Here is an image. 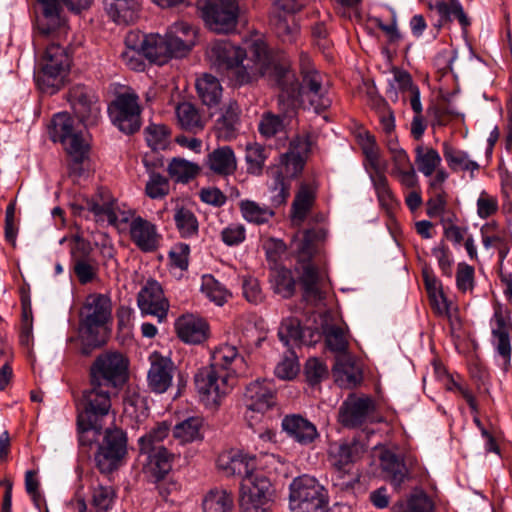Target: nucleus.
I'll list each match as a JSON object with an SVG mask.
<instances>
[{"instance_id": "1", "label": "nucleus", "mask_w": 512, "mask_h": 512, "mask_svg": "<svg viewBox=\"0 0 512 512\" xmlns=\"http://www.w3.org/2000/svg\"><path fill=\"white\" fill-rule=\"evenodd\" d=\"M210 61L224 69L234 86H244L268 77L274 64L268 47L260 41L246 50L228 39L215 40L207 48Z\"/></svg>"}, {"instance_id": "2", "label": "nucleus", "mask_w": 512, "mask_h": 512, "mask_svg": "<svg viewBox=\"0 0 512 512\" xmlns=\"http://www.w3.org/2000/svg\"><path fill=\"white\" fill-rule=\"evenodd\" d=\"M302 80L298 81L295 72L288 64L274 61L268 82L280 89L279 103L287 108L300 106L320 114L332 104L324 76L315 68L302 69Z\"/></svg>"}, {"instance_id": "3", "label": "nucleus", "mask_w": 512, "mask_h": 512, "mask_svg": "<svg viewBox=\"0 0 512 512\" xmlns=\"http://www.w3.org/2000/svg\"><path fill=\"white\" fill-rule=\"evenodd\" d=\"M311 149V141L308 134L297 135L290 142L289 150L280 156V163L271 168L274 179L273 203L281 205L290 195V182L303 170L306 158Z\"/></svg>"}, {"instance_id": "4", "label": "nucleus", "mask_w": 512, "mask_h": 512, "mask_svg": "<svg viewBox=\"0 0 512 512\" xmlns=\"http://www.w3.org/2000/svg\"><path fill=\"white\" fill-rule=\"evenodd\" d=\"M111 317V302L102 294H92L86 299L81 311L80 332L83 340L92 347H99L106 342L107 321Z\"/></svg>"}, {"instance_id": "5", "label": "nucleus", "mask_w": 512, "mask_h": 512, "mask_svg": "<svg viewBox=\"0 0 512 512\" xmlns=\"http://www.w3.org/2000/svg\"><path fill=\"white\" fill-rule=\"evenodd\" d=\"M129 359L121 352L99 354L89 368V381L121 390L129 379Z\"/></svg>"}, {"instance_id": "6", "label": "nucleus", "mask_w": 512, "mask_h": 512, "mask_svg": "<svg viewBox=\"0 0 512 512\" xmlns=\"http://www.w3.org/2000/svg\"><path fill=\"white\" fill-rule=\"evenodd\" d=\"M289 490L292 512H327V493L316 478L299 476L291 482Z\"/></svg>"}, {"instance_id": "7", "label": "nucleus", "mask_w": 512, "mask_h": 512, "mask_svg": "<svg viewBox=\"0 0 512 512\" xmlns=\"http://www.w3.org/2000/svg\"><path fill=\"white\" fill-rule=\"evenodd\" d=\"M93 0H38L42 7L43 17L38 23V33L42 38L51 37L53 40L66 38L68 34V25L61 16V3L67 6L71 11L80 12L87 9Z\"/></svg>"}, {"instance_id": "8", "label": "nucleus", "mask_w": 512, "mask_h": 512, "mask_svg": "<svg viewBox=\"0 0 512 512\" xmlns=\"http://www.w3.org/2000/svg\"><path fill=\"white\" fill-rule=\"evenodd\" d=\"M230 372L218 371L212 367L200 369L194 379L199 402L208 410H216L232 389Z\"/></svg>"}, {"instance_id": "9", "label": "nucleus", "mask_w": 512, "mask_h": 512, "mask_svg": "<svg viewBox=\"0 0 512 512\" xmlns=\"http://www.w3.org/2000/svg\"><path fill=\"white\" fill-rule=\"evenodd\" d=\"M71 67V57L66 48L52 42L45 50L41 62V72L37 81L43 90L50 93L59 90Z\"/></svg>"}, {"instance_id": "10", "label": "nucleus", "mask_w": 512, "mask_h": 512, "mask_svg": "<svg viewBox=\"0 0 512 512\" xmlns=\"http://www.w3.org/2000/svg\"><path fill=\"white\" fill-rule=\"evenodd\" d=\"M111 122L123 133L133 134L141 126V107L138 95L128 90L118 94L108 106Z\"/></svg>"}, {"instance_id": "11", "label": "nucleus", "mask_w": 512, "mask_h": 512, "mask_svg": "<svg viewBox=\"0 0 512 512\" xmlns=\"http://www.w3.org/2000/svg\"><path fill=\"white\" fill-rule=\"evenodd\" d=\"M127 454V434L120 428H108L95 453L97 468L102 473L117 469Z\"/></svg>"}, {"instance_id": "12", "label": "nucleus", "mask_w": 512, "mask_h": 512, "mask_svg": "<svg viewBox=\"0 0 512 512\" xmlns=\"http://www.w3.org/2000/svg\"><path fill=\"white\" fill-rule=\"evenodd\" d=\"M239 12L237 0H215L205 5L202 17L212 31L228 33L236 28Z\"/></svg>"}, {"instance_id": "13", "label": "nucleus", "mask_w": 512, "mask_h": 512, "mask_svg": "<svg viewBox=\"0 0 512 512\" xmlns=\"http://www.w3.org/2000/svg\"><path fill=\"white\" fill-rule=\"evenodd\" d=\"M364 452V446L356 439L333 442L328 448V461L334 470L337 479L348 481L344 484H350L353 477L350 474L353 463L360 458Z\"/></svg>"}, {"instance_id": "14", "label": "nucleus", "mask_w": 512, "mask_h": 512, "mask_svg": "<svg viewBox=\"0 0 512 512\" xmlns=\"http://www.w3.org/2000/svg\"><path fill=\"white\" fill-rule=\"evenodd\" d=\"M80 208H86L96 222H107L113 226L118 222H128L131 217V211L122 210L106 189H99L91 198H85V206Z\"/></svg>"}, {"instance_id": "15", "label": "nucleus", "mask_w": 512, "mask_h": 512, "mask_svg": "<svg viewBox=\"0 0 512 512\" xmlns=\"http://www.w3.org/2000/svg\"><path fill=\"white\" fill-rule=\"evenodd\" d=\"M119 390L112 387L98 385L97 382L89 381V388L83 391V410L78 416L94 419L108 415L112 407V398L117 396Z\"/></svg>"}, {"instance_id": "16", "label": "nucleus", "mask_w": 512, "mask_h": 512, "mask_svg": "<svg viewBox=\"0 0 512 512\" xmlns=\"http://www.w3.org/2000/svg\"><path fill=\"white\" fill-rule=\"evenodd\" d=\"M491 325V342L497 353L502 360V367L508 370L511 362L512 346V319L507 311L501 307L495 309L493 317L490 321Z\"/></svg>"}, {"instance_id": "17", "label": "nucleus", "mask_w": 512, "mask_h": 512, "mask_svg": "<svg viewBox=\"0 0 512 512\" xmlns=\"http://www.w3.org/2000/svg\"><path fill=\"white\" fill-rule=\"evenodd\" d=\"M137 305L142 315H152L159 323L166 320L170 308L161 284L153 279L141 287L137 294Z\"/></svg>"}, {"instance_id": "18", "label": "nucleus", "mask_w": 512, "mask_h": 512, "mask_svg": "<svg viewBox=\"0 0 512 512\" xmlns=\"http://www.w3.org/2000/svg\"><path fill=\"white\" fill-rule=\"evenodd\" d=\"M380 465L386 481L400 489L410 479L411 470L417 465L412 455H399L392 450H384L380 456Z\"/></svg>"}, {"instance_id": "19", "label": "nucleus", "mask_w": 512, "mask_h": 512, "mask_svg": "<svg viewBox=\"0 0 512 512\" xmlns=\"http://www.w3.org/2000/svg\"><path fill=\"white\" fill-rule=\"evenodd\" d=\"M68 101L78 117L86 126L94 125L100 117V104L93 90L83 85H75L70 88Z\"/></svg>"}, {"instance_id": "20", "label": "nucleus", "mask_w": 512, "mask_h": 512, "mask_svg": "<svg viewBox=\"0 0 512 512\" xmlns=\"http://www.w3.org/2000/svg\"><path fill=\"white\" fill-rule=\"evenodd\" d=\"M361 145L367 159L374 169V173L370 175V178L376 191L378 201L381 206L388 208L392 206L394 196L388 184L387 177L383 172L379 171V155L374 136L365 133Z\"/></svg>"}, {"instance_id": "21", "label": "nucleus", "mask_w": 512, "mask_h": 512, "mask_svg": "<svg viewBox=\"0 0 512 512\" xmlns=\"http://www.w3.org/2000/svg\"><path fill=\"white\" fill-rule=\"evenodd\" d=\"M129 235L132 243L142 252L151 253L156 251L162 241L156 224L137 216L132 218L129 225Z\"/></svg>"}, {"instance_id": "22", "label": "nucleus", "mask_w": 512, "mask_h": 512, "mask_svg": "<svg viewBox=\"0 0 512 512\" xmlns=\"http://www.w3.org/2000/svg\"><path fill=\"white\" fill-rule=\"evenodd\" d=\"M150 368L147 374L149 388L155 393H164L172 384L174 363L169 357L154 351L149 356Z\"/></svg>"}, {"instance_id": "23", "label": "nucleus", "mask_w": 512, "mask_h": 512, "mask_svg": "<svg viewBox=\"0 0 512 512\" xmlns=\"http://www.w3.org/2000/svg\"><path fill=\"white\" fill-rule=\"evenodd\" d=\"M374 411V403L368 397L349 396L339 409V422L347 428L364 424Z\"/></svg>"}, {"instance_id": "24", "label": "nucleus", "mask_w": 512, "mask_h": 512, "mask_svg": "<svg viewBox=\"0 0 512 512\" xmlns=\"http://www.w3.org/2000/svg\"><path fill=\"white\" fill-rule=\"evenodd\" d=\"M217 466L226 476L239 475L243 478L256 470V459L241 451L231 450L219 455Z\"/></svg>"}, {"instance_id": "25", "label": "nucleus", "mask_w": 512, "mask_h": 512, "mask_svg": "<svg viewBox=\"0 0 512 512\" xmlns=\"http://www.w3.org/2000/svg\"><path fill=\"white\" fill-rule=\"evenodd\" d=\"M282 428L294 441L301 445H309L318 437L316 426L301 415H286L282 420Z\"/></svg>"}, {"instance_id": "26", "label": "nucleus", "mask_w": 512, "mask_h": 512, "mask_svg": "<svg viewBox=\"0 0 512 512\" xmlns=\"http://www.w3.org/2000/svg\"><path fill=\"white\" fill-rule=\"evenodd\" d=\"M245 401L248 409L263 413L274 403V387L270 381H255L246 388Z\"/></svg>"}, {"instance_id": "27", "label": "nucleus", "mask_w": 512, "mask_h": 512, "mask_svg": "<svg viewBox=\"0 0 512 512\" xmlns=\"http://www.w3.org/2000/svg\"><path fill=\"white\" fill-rule=\"evenodd\" d=\"M141 455L146 456V462L143 466L144 472L159 481L171 471L174 454L170 453L167 448H159L151 452H142Z\"/></svg>"}, {"instance_id": "28", "label": "nucleus", "mask_w": 512, "mask_h": 512, "mask_svg": "<svg viewBox=\"0 0 512 512\" xmlns=\"http://www.w3.org/2000/svg\"><path fill=\"white\" fill-rule=\"evenodd\" d=\"M212 363L210 367L218 371L240 373L244 359L240 356L236 346L223 344L216 348L211 354Z\"/></svg>"}, {"instance_id": "29", "label": "nucleus", "mask_w": 512, "mask_h": 512, "mask_svg": "<svg viewBox=\"0 0 512 512\" xmlns=\"http://www.w3.org/2000/svg\"><path fill=\"white\" fill-rule=\"evenodd\" d=\"M317 188L311 183H301L292 203V221L301 225L311 211L316 200Z\"/></svg>"}, {"instance_id": "30", "label": "nucleus", "mask_w": 512, "mask_h": 512, "mask_svg": "<svg viewBox=\"0 0 512 512\" xmlns=\"http://www.w3.org/2000/svg\"><path fill=\"white\" fill-rule=\"evenodd\" d=\"M138 42L144 57L150 62L163 65L169 60L165 37L153 33L139 34Z\"/></svg>"}, {"instance_id": "31", "label": "nucleus", "mask_w": 512, "mask_h": 512, "mask_svg": "<svg viewBox=\"0 0 512 512\" xmlns=\"http://www.w3.org/2000/svg\"><path fill=\"white\" fill-rule=\"evenodd\" d=\"M442 148L447 165L453 172H469L473 177L474 172L479 170V164L472 160L466 151L451 145L449 142H444Z\"/></svg>"}, {"instance_id": "32", "label": "nucleus", "mask_w": 512, "mask_h": 512, "mask_svg": "<svg viewBox=\"0 0 512 512\" xmlns=\"http://www.w3.org/2000/svg\"><path fill=\"white\" fill-rule=\"evenodd\" d=\"M393 80L397 85V89L403 94V100H408L413 112L423 110L420 101V91L418 86L413 82L411 75L399 68H393Z\"/></svg>"}, {"instance_id": "33", "label": "nucleus", "mask_w": 512, "mask_h": 512, "mask_svg": "<svg viewBox=\"0 0 512 512\" xmlns=\"http://www.w3.org/2000/svg\"><path fill=\"white\" fill-rule=\"evenodd\" d=\"M300 281L303 286V296L307 301L316 303L323 299V277L313 264L303 265Z\"/></svg>"}, {"instance_id": "34", "label": "nucleus", "mask_w": 512, "mask_h": 512, "mask_svg": "<svg viewBox=\"0 0 512 512\" xmlns=\"http://www.w3.org/2000/svg\"><path fill=\"white\" fill-rule=\"evenodd\" d=\"M207 163L218 175H231L237 169V159L230 146H222L209 153Z\"/></svg>"}, {"instance_id": "35", "label": "nucleus", "mask_w": 512, "mask_h": 512, "mask_svg": "<svg viewBox=\"0 0 512 512\" xmlns=\"http://www.w3.org/2000/svg\"><path fill=\"white\" fill-rule=\"evenodd\" d=\"M335 381L342 387L353 388L361 380L352 358L348 354H340L336 357L333 366Z\"/></svg>"}, {"instance_id": "36", "label": "nucleus", "mask_w": 512, "mask_h": 512, "mask_svg": "<svg viewBox=\"0 0 512 512\" xmlns=\"http://www.w3.org/2000/svg\"><path fill=\"white\" fill-rule=\"evenodd\" d=\"M428 7L439 14L441 22L452 21L454 16L463 29L470 26V20L459 0H449V2L445 0H429Z\"/></svg>"}, {"instance_id": "37", "label": "nucleus", "mask_w": 512, "mask_h": 512, "mask_svg": "<svg viewBox=\"0 0 512 512\" xmlns=\"http://www.w3.org/2000/svg\"><path fill=\"white\" fill-rule=\"evenodd\" d=\"M241 109L237 102H230L220 119L217 121L218 137L231 141L236 138L240 125Z\"/></svg>"}, {"instance_id": "38", "label": "nucleus", "mask_w": 512, "mask_h": 512, "mask_svg": "<svg viewBox=\"0 0 512 512\" xmlns=\"http://www.w3.org/2000/svg\"><path fill=\"white\" fill-rule=\"evenodd\" d=\"M171 424L167 421L157 422L138 439L139 452H151L165 448L161 443L169 436Z\"/></svg>"}, {"instance_id": "39", "label": "nucleus", "mask_w": 512, "mask_h": 512, "mask_svg": "<svg viewBox=\"0 0 512 512\" xmlns=\"http://www.w3.org/2000/svg\"><path fill=\"white\" fill-rule=\"evenodd\" d=\"M139 33L130 32L125 38V50L121 53L122 62L131 70L143 71L144 55L139 47Z\"/></svg>"}, {"instance_id": "40", "label": "nucleus", "mask_w": 512, "mask_h": 512, "mask_svg": "<svg viewBox=\"0 0 512 512\" xmlns=\"http://www.w3.org/2000/svg\"><path fill=\"white\" fill-rule=\"evenodd\" d=\"M233 496L226 489L213 488L207 492L202 501L204 512H230L233 508Z\"/></svg>"}, {"instance_id": "41", "label": "nucleus", "mask_w": 512, "mask_h": 512, "mask_svg": "<svg viewBox=\"0 0 512 512\" xmlns=\"http://www.w3.org/2000/svg\"><path fill=\"white\" fill-rule=\"evenodd\" d=\"M415 163L419 172L426 177H431L437 169L441 168L442 159L436 149L418 145L415 147Z\"/></svg>"}, {"instance_id": "42", "label": "nucleus", "mask_w": 512, "mask_h": 512, "mask_svg": "<svg viewBox=\"0 0 512 512\" xmlns=\"http://www.w3.org/2000/svg\"><path fill=\"white\" fill-rule=\"evenodd\" d=\"M107 8L109 17L118 24H130L138 18L139 4L137 0H115Z\"/></svg>"}, {"instance_id": "43", "label": "nucleus", "mask_w": 512, "mask_h": 512, "mask_svg": "<svg viewBox=\"0 0 512 512\" xmlns=\"http://www.w3.org/2000/svg\"><path fill=\"white\" fill-rule=\"evenodd\" d=\"M240 493L271 498V482L262 471L256 469L242 478Z\"/></svg>"}, {"instance_id": "44", "label": "nucleus", "mask_w": 512, "mask_h": 512, "mask_svg": "<svg viewBox=\"0 0 512 512\" xmlns=\"http://www.w3.org/2000/svg\"><path fill=\"white\" fill-rule=\"evenodd\" d=\"M117 492L111 485L97 484L91 487V506L93 512H108L116 501Z\"/></svg>"}, {"instance_id": "45", "label": "nucleus", "mask_w": 512, "mask_h": 512, "mask_svg": "<svg viewBox=\"0 0 512 512\" xmlns=\"http://www.w3.org/2000/svg\"><path fill=\"white\" fill-rule=\"evenodd\" d=\"M270 282L275 293L283 298H290L294 295L296 282L292 272L284 267H276L270 272Z\"/></svg>"}, {"instance_id": "46", "label": "nucleus", "mask_w": 512, "mask_h": 512, "mask_svg": "<svg viewBox=\"0 0 512 512\" xmlns=\"http://www.w3.org/2000/svg\"><path fill=\"white\" fill-rule=\"evenodd\" d=\"M270 23L282 42L293 43L296 40L299 34V27L293 18L289 19L279 11H272Z\"/></svg>"}, {"instance_id": "47", "label": "nucleus", "mask_w": 512, "mask_h": 512, "mask_svg": "<svg viewBox=\"0 0 512 512\" xmlns=\"http://www.w3.org/2000/svg\"><path fill=\"white\" fill-rule=\"evenodd\" d=\"M196 89L202 102L207 106L218 104L222 87L219 80L210 74H205L202 78L197 80Z\"/></svg>"}, {"instance_id": "48", "label": "nucleus", "mask_w": 512, "mask_h": 512, "mask_svg": "<svg viewBox=\"0 0 512 512\" xmlns=\"http://www.w3.org/2000/svg\"><path fill=\"white\" fill-rule=\"evenodd\" d=\"M60 143L64 146L66 153L74 163L80 164L87 157L89 141L87 135L82 131H76Z\"/></svg>"}, {"instance_id": "49", "label": "nucleus", "mask_w": 512, "mask_h": 512, "mask_svg": "<svg viewBox=\"0 0 512 512\" xmlns=\"http://www.w3.org/2000/svg\"><path fill=\"white\" fill-rule=\"evenodd\" d=\"M245 152L247 172L251 175L260 176L269 156L270 149L259 143H249L246 146Z\"/></svg>"}, {"instance_id": "50", "label": "nucleus", "mask_w": 512, "mask_h": 512, "mask_svg": "<svg viewBox=\"0 0 512 512\" xmlns=\"http://www.w3.org/2000/svg\"><path fill=\"white\" fill-rule=\"evenodd\" d=\"M242 217L250 223L261 225L269 222L274 216V211L267 206H260L252 200H243L239 203Z\"/></svg>"}, {"instance_id": "51", "label": "nucleus", "mask_w": 512, "mask_h": 512, "mask_svg": "<svg viewBox=\"0 0 512 512\" xmlns=\"http://www.w3.org/2000/svg\"><path fill=\"white\" fill-rule=\"evenodd\" d=\"M190 257V245L186 243H176L168 253L170 271L181 278L184 272L188 271Z\"/></svg>"}, {"instance_id": "52", "label": "nucleus", "mask_w": 512, "mask_h": 512, "mask_svg": "<svg viewBox=\"0 0 512 512\" xmlns=\"http://www.w3.org/2000/svg\"><path fill=\"white\" fill-rule=\"evenodd\" d=\"M74 120L67 112H60L53 116L49 126V135L54 142H61L75 133Z\"/></svg>"}, {"instance_id": "53", "label": "nucleus", "mask_w": 512, "mask_h": 512, "mask_svg": "<svg viewBox=\"0 0 512 512\" xmlns=\"http://www.w3.org/2000/svg\"><path fill=\"white\" fill-rule=\"evenodd\" d=\"M480 234L485 249L507 244L508 233L496 221L484 224L480 229Z\"/></svg>"}, {"instance_id": "54", "label": "nucleus", "mask_w": 512, "mask_h": 512, "mask_svg": "<svg viewBox=\"0 0 512 512\" xmlns=\"http://www.w3.org/2000/svg\"><path fill=\"white\" fill-rule=\"evenodd\" d=\"M201 292L219 306H222L231 296L229 291L212 275L202 277Z\"/></svg>"}, {"instance_id": "55", "label": "nucleus", "mask_w": 512, "mask_h": 512, "mask_svg": "<svg viewBox=\"0 0 512 512\" xmlns=\"http://www.w3.org/2000/svg\"><path fill=\"white\" fill-rule=\"evenodd\" d=\"M147 145L154 151L164 150L169 144L170 131L161 124H149L144 129Z\"/></svg>"}, {"instance_id": "56", "label": "nucleus", "mask_w": 512, "mask_h": 512, "mask_svg": "<svg viewBox=\"0 0 512 512\" xmlns=\"http://www.w3.org/2000/svg\"><path fill=\"white\" fill-rule=\"evenodd\" d=\"M167 173L174 183L188 184L192 180V162L173 157L167 165Z\"/></svg>"}, {"instance_id": "57", "label": "nucleus", "mask_w": 512, "mask_h": 512, "mask_svg": "<svg viewBox=\"0 0 512 512\" xmlns=\"http://www.w3.org/2000/svg\"><path fill=\"white\" fill-rule=\"evenodd\" d=\"M393 512H432L433 505L425 494L412 495L405 501L397 502Z\"/></svg>"}, {"instance_id": "58", "label": "nucleus", "mask_w": 512, "mask_h": 512, "mask_svg": "<svg viewBox=\"0 0 512 512\" xmlns=\"http://www.w3.org/2000/svg\"><path fill=\"white\" fill-rule=\"evenodd\" d=\"M170 192L169 179L160 173L153 172L145 185V194L151 199H163Z\"/></svg>"}, {"instance_id": "59", "label": "nucleus", "mask_w": 512, "mask_h": 512, "mask_svg": "<svg viewBox=\"0 0 512 512\" xmlns=\"http://www.w3.org/2000/svg\"><path fill=\"white\" fill-rule=\"evenodd\" d=\"M278 337L286 346L297 343L302 338L300 321L294 317L283 319L278 330Z\"/></svg>"}, {"instance_id": "60", "label": "nucleus", "mask_w": 512, "mask_h": 512, "mask_svg": "<svg viewBox=\"0 0 512 512\" xmlns=\"http://www.w3.org/2000/svg\"><path fill=\"white\" fill-rule=\"evenodd\" d=\"M77 425L79 431V442L81 445H92L93 442L98 438L101 425L94 421V419H87L78 416Z\"/></svg>"}, {"instance_id": "61", "label": "nucleus", "mask_w": 512, "mask_h": 512, "mask_svg": "<svg viewBox=\"0 0 512 512\" xmlns=\"http://www.w3.org/2000/svg\"><path fill=\"white\" fill-rule=\"evenodd\" d=\"M284 127V118L271 112L264 113L258 124L259 133L265 138L274 137L283 131Z\"/></svg>"}, {"instance_id": "62", "label": "nucleus", "mask_w": 512, "mask_h": 512, "mask_svg": "<svg viewBox=\"0 0 512 512\" xmlns=\"http://www.w3.org/2000/svg\"><path fill=\"white\" fill-rule=\"evenodd\" d=\"M271 505L270 497L240 493L241 512H268Z\"/></svg>"}, {"instance_id": "63", "label": "nucleus", "mask_w": 512, "mask_h": 512, "mask_svg": "<svg viewBox=\"0 0 512 512\" xmlns=\"http://www.w3.org/2000/svg\"><path fill=\"white\" fill-rule=\"evenodd\" d=\"M324 335L330 350L345 354L348 342L341 327L336 325L326 326L324 328Z\"/></svg>"}, {"instance_id": "64", "label": "nucleus", "mask_w": 512, "mask_h": 512, "mask_svg": "<svg viewBox=\"0 0 512 512\" xmlns=\"http://www.w3.org/2000/svg\"><path fill=\"white\" fill-rule=\"evenodd\" d=\"M73 270L81 284L90 283L97 276V266L86 257H75Z\"/></svg>"}]
</instances>
